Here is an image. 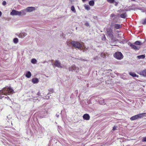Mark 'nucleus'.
<instances>
[{
    "mask_svg": "<svg viewBox=\"0 0 146 146\" xmlns=\"http://www.w3.org/2000/svg\"><path fill=\"white\" fill-rule=\"evenodd\" d=\"M134 44L137 46H139L142 44V43L138 41H136Z\"/></svg>",
    "mask_w": 146,
    "mask_h": 146,
    "instance_id": "obj_20",
    "label": "nucleus"
},
{
    "mask_svg": "<svg viewBox=\"0 0 146 146\" xmlns=\"http://www.w3.org/2000/svg\"><path fill=\"white\" fill-rule=\"evenodd\" d=\"M142 23L143 25L146 24V19H144L142 21Z\"/></svg>",
    "mask_w": 146,
    "mask_h": 146,
    "instance_id": "obj_29",
    "label": "nucleus"
},
{
    "mask_svg": "<svg viewBox=\"0 0 146 146\" xmlns=\"http://www.w3.org/2000/svg\"><path fill=\"white\" fill-rule=\"evenodd\" d=\"M117 128H112V131H111V132H112V133H113V132H112V131H114L115 130H117Z\"/></svg>",
    "mask_w": 146,
    "mask_h": 146,
    "instance_id": "obj_37",
    "label": "nucleus"
},
{
    "mask_svg": "<svg viewBox=\"0 0 146 146\" xmlns=\"http://www.w3.org/2000/svg\"><path fill=\"white\" fill-rule=\"evenodd\" d=\"M131 0L132 1H135V0Z\"/></svg>",
    "mask_w": 146,
    "mask_h": 146,
    "instance_id": "obj_48",
    "label": "nucleus"
},
{
    "mask_svg": "<svg viewBox=\"0 0 146 146\" xmlns=\"http://www.w3.org/2000/svg\"><path fill=\"white\" fill-rule=\"evenodd\" d=\"M107 53L102 52L100 53V55L102 57L105 58L106 56Z\"/></svg>",
    "mask_w": 146,
    "mask_h": 146,
    "instance_id": "obj_23",
    "label": "nucleus"
},
{
    "mask_svg": "<svg viewBox=\"0 0 146 146\" xmlns=\"http://www.w3.org/2000/svg\"><path fill=\"white\" fill-rule=\"evenodd\" d=\"M13 92V90L10 87L4 88L2 90H0V96L1 99L4 97L3 95H9L12 94Z\"/></svg>",
    "mask_w": 146,
    "mask_h": 146,
    "instance_id": "obj_2",
    "label": "nucleus"
},
{
    "mask_svg": "<svg viewBox=\"0 0 146 146\" xmlns=\"http://www.w3.org/2000/svg\"><path fill=\"white\" fill-rule=\"evenodd\" d=\"M137 119H139V118L138 115L137 114L131 117L130 119L131 120H134Z\"/></svg>",
    "mask_w": 146,
    "mask_h": 146,
    "instance_id": "obj_16",
    "label": "nucleus"
},
{
    "mask_svg": "<svg viewBox=\"0 0 146 146\" xmlns=\"http://www.w3.org/2000/svg\"><path fill=\"white\" fill-rule=\"evenodd\" d=\"M26 9L22 10L19 11L20 15H24L26 14Z\"/></svg>",
    "mask_w": 146,
    "mask_h": 146,
    "instance_id": "obj_15",
    "label": "nucleus"
},
{
    "mask_svg": "<svg viewBox=\"0 0 146 146\" xmlns=\"http://www.w3.org/2000/svg\"><path fill=\"white\" fill-rule=\"evenodd\" d=\"M107 1L110 3H112L114 2V0H107Z\"/></svg>",
    "mask_w": 146,
    "mask_h": 146,
    "instance_id": "obj_32",
    "label": "nucleus"
},
{
    "mask_svg": "<svg viewBox=\"0 0 146 146\" xmlns=\"http://www.w3.org/2000/svg\"><path fill=\"white\" fill-rule=\"evenodd\" d=\"M2 4L3 5H5L6 4V2L5 1H3L2 3Z\"/></svg>",
    "mask_w": 146,
    "mask_h": 146,
    "instance_id": "obj_35",
    "label": "nucleus"
},
{
    "mask_svg": "<svg viewBox=\"0 0 146 146\" xmlns=\"http://www.w3.org/2000/svg\"><path fill=\"white\" fill-rule=\"evenodd\" d=\"M1 15H2V13L1 11H0V17Z\"/></svg>",
    "mask_w": 146,
    "mask_h": 146,
    "instance_id": "obj_39",
    "label": "nucleus"
},
{
    "mask_svg": "<svg viewBox=\"0 0 146 146\" xmlns=\"http://www.w3.org/2000/svg\"><path fill=\"white\" fill-rule=\"evenodd\" d=\"M36 60L34 58L32 59L31 60V62L33 64H36Z\"/></svg>",
    "mask_w": 146,
    "mask_h": 146,
    "instance_id": "obj_26",
    "label": "nucleus"
},
{
    "mask_svg": "<svg viewBox=\"0 0 146 146\" xmlns=\"http://www.w3.org/2000/svg\"><path fill=\"white\" fill-rule=\"evenodd\" d=\"M13 42L15 44L17 43L18 42V39L17 38H15L13 39Z\"/></svg>",
    "mask_w": 146,
    "mask_h": 146,
    "instance_id": "obj_25",
    "label": "nucleus"
},
{
    "mask_svg": "<svg viewBox=\"0 0 146 146\" xmlns=\"http://www.w3.org/2000/svg\"><path fill=\"white\" fill-rule=\"evenodd\" d=\"M32 129H34L35 130L36 129L35 128H32Z\"/></svg>",
    "mask_w": 146,
    "mask_h": 146,
    "instance_id": "obj_45",
    "label": "nucleus"
},
{
    "mask_svg": "<svg viewBox=\"0 0 146 146\" xmlns=\"http://www.w3.org/2000/svg\"><path fill=\"white\" fill-rule=\"evenodd\" d=\"M19 11L15 10H13L11 13V15H20Z\"/></svg>",
    "mask_w": 146,
    "mask_h": 146,
    "instance_id": "obj_6",
    "label": "nucleus"
},
{
    "mask_svg": "<svg viewBox=\"0 0 146 146\" xmlns=\"http://www.w3.org/2000/svg\"><path fill=\"white\" fill-rule=\"evenodd\" d=\"M85 25L87 27L89 26V24L87 22H85Z\"/></svg>",
    "mask_w": 146,
    "mask_h": 146,
    "instance_id": "obj_34",
    "label": "nucleus"
},
{
    "mask_svg": "<svg viewBox=\"0 0 146 146\" xmlns=\"http://www.w3.org/2000/svg\"><path fill=\"white\" fill-rule=\"evenodd\" d=\"M27 34L25 33H21L19 35V37L23 38L27 35Z\"/></svg>",
    "mask_w": 146,
    "mask_h": 146,
    "instance_id": "obj_10",
    "label": "nucleus"
},
{
    "mask_svg": "<svg viewBox=\"0 0 146 146\" xmlns=\"http://www.w3.org/2000/svg\"><path fill=\"white\" fill-rule=\"evenodd\" d=\"M85 9L89 10L90 9V7L88 5H85L84 6Z\"/></svg>",
    "mask_w": 146,
    "mask_h": 146,
    "instance_id": "obj_30",
    "label": "nucleus"
},
{
    "mask_svg": "<svg viewBox=\"0 0 146 146\" xmlns=\"http://www.w3.org/2000/svg\"><path fill=\"white\" fill-rule=\"evenodd\" d=\"M126 13H124L120 15V17L123 18H125L126 17Z\"/></svg>",
    "mask_w": 146,
    "mask_h": 146,
    "instance_id": "obj_22",
    "label": "nucleus"
},
{
    "mask_svg": "<svg viewBox=\"0 0 146 146\" xmlns=\"http://www.w3.org/2000/svg\"><path fill=\"white\" fill-rule=\"evenodd\" d=\"M130 46L132 48L135 50H139L140 48V46H138L136 45L134 43H130Z\"/></svg>",
    "mask_w": 146,
    "mask_h": 146,
    "instance_id": "obj_8",
    "label": "nucleus"
},
{
    "mask_svg": "<svg viewBox=\"0 0 146 146\" xmlns=\"http://www.w3.org/2000/svg\"><path fill=\"white\" fill-rule=\"evenodd\" d=\"M145 57V56L144 55H141L138 56L137 57V58L139 59H143Z\"/></svg>",
    "mask_w": 146,
    "mask_h": 146,
    "instance_id": "obj_24",
    "label": "nucleus"
},
{
    "mask_svg": "<svg viewBox=\"0 0 146 146\" xmlns=\"http://www.w3.org/2000/svg\"><path fill=\"white\" fill-rule=\"evenodd\" d=\"M86 0H82L83 2H84Z\"/></svg>",
    "mask_w": 146,
    "mask_h": 146,
    "instance_id": "obj_43",
    "label": "nucleus"
},
{
    "mask_svg": "<svg viewBox=\"0 0 146 146\" xmlns=\"http://www.w3.org/2000/svg\"><path fill=\"white\" fill-rule=\"evenodd\" d=\"M68 70L70 71L78 73L79 72V70L78 67L74 65H72L68 68Z\"/></svg>",
    "mask_w": 146,
    "mask_h": 146,
    "instance_id": "obj_4",
    "label": "nucleus"
},
{
    "mask_svg": "<svg viewBox=\"0 0 146 146\" xmlns=\"http://www.w3.org/2000/svg\"><path fill=\"white\" fill-rule=\"evenodd\" d=\"M117 4H115V5H116Z\"/></svg>",
    "mask_w": 146,
    "mask_h": 146,
    "instance_id": "obj_51",
    "label": "nucleus"
},
{
    "mask_svg": "<svg viewBox=\"0 0 146 146\" xmlns=\"http://www.w3.org/2000/svg\"><path fill=\"white\" fill-rule=\"evenodd\" d=\"M83 60L84 61H85V60L84 59H83Z\"/></svg>",
    "mask_w": 146,
    "mask_h": 146,
    "instance_id": "obj_46",
    "label": "nucleus"
},
{
    "mask_svg": "<svg viewBox=\"0 0 146 146\" xmlns=\"http://www.w3.org/2000/svg\"><path fill=\"white\" fill-rule=\"evenodd\" d=\"M99 103L100 104H105L104 100L102 98H100L99 100Z\"/></svg>",
    "mask_w": 146,
    "mask_h": 146,
    "instance_id": "obj_17",
    "label": "nucleus"
},
{
    "mask_svg": "<svg viewBox=\"0 0 146 146\" xmlns=\"http://www.w3.org/2000/svg\"><path fill=\"white\" fill-rule=\"evenodd\" d=\"M32 82L34 84H36L38 83L39 80L37 78H35L32 79Z\"/></svg>",
    "mask_w": 146,
    "mask_h": 146,
    "instance_id": "obj_13",
    "label": "nucleus"
},
{
    "mask_svg": "<svg viewBox=\"0 0 146 146\" xmlns=\"http://www.w3.org/2000/svg\"><path fill=\"white\" fill-rule=\"evenodd\" d=\"M31 76V72L30 71H27L26 74V76L28 78H30Z\"/></svg>",
    "mask_w": 146,
    "mask_h": 146,
    "instance_id": "obj_19",
    "label": "nucleus"
},
{
    "mask_svg": "<svg viewBox=\"0 0 146 146\" xmlns=\"http://www.w3.org/2000/svg\"><path fill=\"white\" fill-rule=\"evenodd\" d=\"M106 35L111 40H113L114 36L113 30L110 28L106 29Z\"/></svg>",
    "mask_w": 146,
    "mask_h": 146,
    "instance_id": "obj_3",
    "label": "nucleus"
},
{
    "mask_svg": "<svg viewBox=\"0 0 146 146\" xmlns=\"http://www.w3.org/2000/svg\"><path fill=\"white\" fill-rule=\"evenodd\" d=\"M94 4V2L93 1H90L89 2V5L90 6H93Z\"/></svg>",
    "mask_w": 146,
    "mask_h": 146,
    "instance_id": "obj_27",
    "label": "nucleus"
},
{
    "mask_svg": "<svg viewBox=\"0 0 146 146\" xmlns=\"http://www.w3.org/2000/svg\"><path fill=\"white\" fill-rule=\"evenodd\" d=\"M142 141L143 142H146V136L142 138Z\"/></svg>",
    "mask_w": 146,
    "mask_h": 146,
    "instance_id": "obj_31",
    "label": "nucleus"
},
{
    "mask_svg": "<svg viewBox=\"0 0 146 146\" xmlns=\"http://www.w3.org/2000/svg\"><path fill=\"white\" fill-rule=\"evenodd\" d=\"M114 28L116 29H118L121 27L120 25L116 24L114 25Z\"/></svg>",
    "mask_w": 146,
    "mask_h": 146,
    "instance_id": "obj_18",
    "label": "nucleus"
},
{
    "mask_svg": "<svg viewBox=\"0 0 146 146\" xmlns=\"http://www.w3.org/2000/svg\"><path fill=\"white\" fill-rule=\"evenodd\" d=\"M117 4H115V5H116Z\"/></svg>",
    "mask_w": 146,
    "mask_h": 146,
    "instance_id": "obj_52",
    "label": "nucleus"
},
{
    "mask_svg": "<svg viewBox=\"0 0 146 146\" xmlns=\"http://www.w3.org/2000/svg\"><path fill=\"white\" fill-rule=\"evenodd\" d=\"M146 113H143L137 114L139 118H143L146 116Z\"/></svg>",
    "mask_w": 146,
    "mask_h": 146,
    "instance_id": "obj_12",
    "label": "nucleus"
},
{
    "mask_svg": "<svg viewBox=\"0 0 146 146\" xmlns=\"http://www.w3.org/2000/svg\"><path fill=\"white\" fill-rule=\"evenodd\" d=\"M140 74L144 77H146V69L142 70L140 72Z\"/></svg>",
    "mask_w": 146,
    "mask_h": 146,
    "instance_id": "obj_14",
    "label": "nucleus"
},
{
    "mask_svg": "<svg viewBox=\"0 0 146 146\" xmlns=\"http://www.w3.org/2000/svg\"><path fill=\"white\" fill-rule=\"evenodd\" d=\"M83 117L84 119L88 120L90 119V116L88 114H86L83 116Z\"/></svg>",
    "mask_w": 146,
    "mask_h": 146,
    "instance_id": "obj_11",
    "label": "nucleus"
},
{
    "mask_svg": "<svg viewBox=\"0 0 146 146\" xmlns=\"http://www.w3.org/2000/svg\"><path fill=\"white\" fill-rule=\"evenodd\" d=\"M54 65L59 68H62V66L61 65V63L58 60H55L54 63Z\"/></svg>",
    "mask_w": 146,
    "mask_h": 146,
    "instance_id": "obj_9",
    "label": "nucleus"
},
{
    "mask_svg": "<svg viewBox=\"0 0 146 146\" xmlns=\"http://www.w3.org/2000/svg\"><path fill=\"white\" fill-rule=\"evenodd\" d=\"M94 59L96 60H98L99 58L97 56H95L94 57Z\"/></svg>",
    "mask_w": 146,
    "mask_h": 146,
    "instance_id": "obj_33",
    "label": "nucleus"
},
{
    "mask_svg": "<svg viewBox=\"0 0 146 146\" xmlns=\"http://www.w3.org/2000/svg\"><path fill=\"white\" fill-rule=\"evenodd\" d=\"M104 38H105V35H104Z\"/></svg>",
    "mask_w": 146,
    "mask_h": 146,
    "instance_id": "obj_50",
    "label": "nucleus"
},
{
    "mask_svg": "<svg viewBox=\"0 0 146 146\" xmlns=\"http://www.w3.org/2000/svg\"><path fill=\"white\" fill-rule=\"evenodd\" d=\"M113 56L115 58L118 60H121L123 57L122 54L121 52H115L113 54Z\"/></svg>",
    "mask_w": 146,
    "mask_h": 146,
    "instance_id": "obj_5",
    "label": "nucleus"
},
{
    "mask_svg": "<svg viewBox=\"0 0 146 146\" xmlns=\"http://www.w3.org/2000/svg\"><path fill=\"white\" fill-rule=\"evenodd\" d=\"M71 10L74 13H76V11L74 6H72L71 8Z\"/></svg>",
    "mask_w": 146,
    "mask_h": 146,
    "instance_id": "obj_28",
    "label": "nucleus"
},
{
    "mask_svg": "<svg viewBox=\"0 0 146 146\" xmlns=\"http://www.w3.org/2000/svg\"><path fill=\"white\" fill-rule=\"evenodd\" d=\"M116 32L117 33H119V31H116Z\"/></svg>",
    "mask_w": 146,
    "mask_h": 146,
    "instance_id": "obj_41",
    "label": "nucleus"
},
{
    "mask_svg": "<svg viewBox=\"0 0 146 146\" xmlns=\"http://www.w3.org/2000/svg\"><path fill=\"white\" fill-rule=\"evenodd\" d=\"M8 98V99H9V97H7H7H5V98Z\"/></svg>",
    "mask_w": 146,
    "mask_h": 146,
    "instance_id": "obj_42",
    "label": "nucleus"
},
{
    "mask_svg": "<svg viewBox=\"0 0 146 146\" xmlns=\"http://www.w3.org/2000/svg\"><path fill=\"white\" fill-rule=\"evenodd\" d=\"M30 130V132L31 133V134H33V132L32 131V130L31 129H30L29 128V130Z\"/></svg>",
    "mask_w": 146,
    "mask_h": 146,
    "instance_id": "obj_36",
    "label": "nucleus"
},
{
    "mask_svg": "<svg viewBox=\"0 0 146 146\" xmlns=\"http://www.w3.org/2000/svg\"><path fill=\"white\" fill-rule=\"evenodd\" d=\"M113 128H115V126H114Z\"/></svg>",
    "mask_w": 146,
    "mask_h": 146,
    "instance_id": "obj_47",
    "label": "nucleus"
},
{
    "mask_svg": "<svg viewBox=\"0 0 146 146\" xmlns=\"http://www.w3.org/2000/svg\"><path fill=\"white\" fill-rule=\"evenodd\" d=\"M59 115H57V114L56 115V116L57 117H58Z\"/></svg>",
    "mask_w": 146,
    "mask_h": 146,
    "instance_id": "obj_40",
    "label": "nucleus"
},
{
    "mask_svg": "<svg viewBox=\"0 0 146 146\" xmlns=\"http://www.w3.org/2000/svg\"><path fill=\"white\" fill-rule=\"evenodd\" d=\"M46 114L47 113V111H46Z\"/></svg>",
    "mask_w": 146,
    "mask_h": 146,
    "instance_id": "obj_44",
    "label": "nucleus"
},
{
    "mask_svg": "<svg viewBox=\"0 0 146 146\" xmlns=\"http://www.w3.org/2000/svg\"><path fill=\"white\" fill-rule=\"evenodd\" d=\"M67 44L68 45L70 44L76 48L83 50L84 52L86 51L88 49L84 46V43L82 42H78L70 40L67 42Z\"/></svg>",
    "mask_w": 146,
    "mask_h": 146,
    "instance_id": "obj_1",
    "label": "nucleus"
},
{
    "mask_svg": "<svg viewBox=\"0 0 146 146\" xmlns=\"http://www.w3.org/2000/svg\"><path fill=\"white\" fill-rule=\"evenodd\" d=\"M36 129H38L39 128H36Z\"/></svg>",
    "mask_w": 146,
    "mask_h": 146,
    "instance_id": "obj_49",
    "label": "nucleus"
},
{
    "mask_svg": "<svg viewBox=\"0 0 146 146\" xmlns=\"http://www.w3.org/2000/svg\"><path fill=\"white\" fill-rule=\"evenodd\" d=\"M114 16H115V15L113 14H111L110 15L111 17H114Z\"/></svg>",
    "mask_w": 146,
    "mask_h": 146,
    "instance_id": "obj_38",
    "label": "nucleus"
},
{
    "mask_svg": "<svg viewBox=\"0 0 146 146\" xmlns=\"http://www.w3.org/2000/svg\"><path fill=\"white\" fill-rule=\"evenodd\" d=\"M35 10V7H28L26 9L27 12H30Z\"/></svg>",
    "mask_w": 146,
    "mask_h": 146,
    "instance_id": "obj_7",
    "label": "nucleus"
},
{
    "mask_svg": "<svg viewBox=\"0 0 146 146\" xmlns=\"http://www.w3.org/2000/svg\"><path fill=\"white\" fill-rule=\"evenodd\" d=\"M129 74L131 76H132L133 77H138V76L134 72H130L129 73Z\"/></svg>",
    "mask_w": 146,
    "mask_h": 146,
    "instance_id": "obj_21",
    "label": "nucleus"
}]
</instances>
